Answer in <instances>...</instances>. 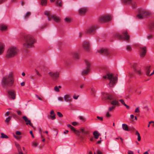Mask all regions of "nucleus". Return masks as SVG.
<instances>
[{
	"instance_id": "obj_58",
	"label": "nucleus",
	"mask_w": 154,
	"mask_h": 154,
	"mask_svg": "<svg viewBox=\"0 0 154 154\" xmlns=\"http://www.w3.org/2000/svg\"><path fill=\"white\" fill-rule=\"evenodd\" d=\"M16 134L17 135H20L21 134V133L19 131H17L16 132Z\"/></svg>"
},
{
	"instance_id": "obj_5",
	"label": "nucleus",
	"mask_w": 154,
	"mask_h": 154,
	"mask_svg": "<svg viewBox=\"0 0 154 154\" xmlns=\"http://www.w3.org/2000/svg\"><path fill=\"white\" fill-rule=\"evenodd\" d=\"M97 29L98 26H97L92 25L86 28L85 32L87 34H94L96 33V30Z\"/></svg>"
},
{
	"instance_id": "obj_33",
	"label": "nucleus",
	"mask_w": 154,
	"mask_h": 154,
	"mask_svg": "<svg viewBox=\"0 0 154 154\" xmlns=\"http://www.w3.org/2000/svg\"><path fill=\"white\" fill-rule=\"evenodd\" d=\"M135 134L137 136L138 140L140 141L141 140V137L139 133L137 131H136L135 132Z\"/></svg>"
},
{
	"instance_id": "obj_60",
	"label": "nucleus",
	"mask_w": 154,
	"mask_h": 154,
	"mask_svg": "<svg viewBox=\"0 0 154 154\" xmlns=\"http://www.w3.org/2000/svg\"><path fill=\"white\" fill-rule=\"evenodd\" d=\"M130 118L131 119H132L133 121L134 120V116L133 115H131L130 116Z\"/></svg>"
},
{
	"instance_id": "obj_19",
	"label": "nucleus",
	"mask_w": 154,
	"mask_h": 154,
	"mask_svg": "<svg viewBox=\"0 0 154 154\" xmlns=\"http://www.w3.org/2000/svg\"><path fill=\"white\" fill-rule=\"evenodd\" d=\"M87 9L86 8H80L79 10V12L80 15H84L86 12Z\"/></svg>"
},
{
	"instance_id": "obj_64",
	"label": "nucleus",
	"mask_w": 154,
	"mask_h": 154,
	"mask_svg": "<svg viewBox=\"0 0 154 154\" xmlns=\"http://www.w3.org/2000/svg\"><path fill=\"white\" fill-rule=\"evenodd\" d=\"M97 154H103L102 153L100 150H98L97 151Z\"/></svg>"
},
{
	"instance_id": "obj_62",
	"label": "nucleus",
	"mask_w": 154,
	"mask_h": 154,
	"mask_svg": "<svg viewBox=\"0 0 154 154\" xmlns=\"http://www.w3.org/2000/svg\"><path fill=\"white\" fill-rule=\"evenodd\" d=\"M79 119L80 120H82V121H84V122L85 121V119L83 118V117L82 116H80L79 117Z\"/></svg>"
},
{
	"instance_id": "obj_36",
	"label": "nucleus",
	"mask_w": 154,
	"mask_h": 154,
	"mask_svg": "<svg viewBox=\"0 0 154 154\" xmlns=\"http://www.w3.org/2000/svg\"><path fill=\"white\" fill-rule=\"evenodd\" d=\"M110 100H109L108 101V102H110L111 104L112 105H116L118 104V102L116 100H113L111 102H110Z\"/></svg>"
},
{
	"instance_id": "obj_45",
	"label": "nucleus",
	"mask_w": 154,
	"mask_h": 154,
	"mask_svg": "<svg viewBox=\"0 0 154 154\" xmlns=\"http://www.w3.org/2000/svg\"><path fill=\"white\" fill-rule=\"evenodd\" d=\"M35 73H36V74L38 75V76H40V77L42 76L41 74L36 69H35Z\"/></svg>"
},
{
	"instance_id": "obj_42",
	"label": "nucleus",
	"mask_w": 154,
	"mask_h": 154,
	"mask_svg": "<svg viewBox=\"0 0 154 154\" xmlns=\"http://www.w3.org/2000/svg\"><path fill=\"white\" fill-rule=\"evenodd\" d=\"M1 138H8V137L5 134L3 133H2L1 134Z\"/></svg>"
},
{
	"instance_id": "obj_35",
	"label": "nucleus",
	"mask_w": 154,
	"mask_h": 154,
	"mask_svg": "<svg viewBox=\"0 0 154 154\" xmlns=\"http://www.w3.org/2000/svg\"><path fill=\"white\" fill-rule=\"evenodd\" d=\"M56 4L57 5L60 7L62 6V2L61 0H57L56 2Z\"/></svg>"
},
{
	"instance_id": "obj_31",
	"label": "nucleus",
	"mask_w": 154,
	"mask_h": 154,
	"mask_svg": "<svg viewBox=\"0 0 154 154\" xmlns=\"http://www.w3.org/2000/svg\"><path fill=\"white\" fill-rule=\"evenodd\" d=\"M80 132L84 134H88L89 133L88 131L85 130L84 128H82L80 129Z\"/></svg>"
},
{
	"instance_id": "obj_55",
	"label": "nucleus",
	"mask_w": 154,
	"mask_h": 154,
	"mask_svg": "<svg viewBox=\"0 0 154 154\" xmlns=\"http://www.w3.org/2000/svg\"><path fill=\"white\" fill-rule=\"evenodd\" d=\"M119 101L121 102L122 104H124L125 106V103L124 101L122 99H121L119 100Z\"/></svg>"
},
{
	"instance_id": "obj_40",
	"label": "nucleus",
	"mask_w": 154,
	"mask_h": 154,
	"mask_svg": "<svg viewBox=\"0 0 154 154\" xmlns=\"http://www.w3.org/2000/svg\"><path fill=\"white\" fill-rule=\"evenodd\" d=\"M31 15V13L30 12H28L26 13V14L24 16V18L25 19L28 18Z\"/></svg>"
},
{
	"instance_id": "obj_49",
	"label": "nucleus",
	"mask_w": 154,
	"mask_h": 154,
	"mask_svg": "<svg viewBox=\"0 0 154 154\" xmlns=\"http://www.w3.org/2000/svg\"><path fill=\"white\" fill-rule=\"evenodd\" d=\"M152 38V36L151 35H148L147 36V39L148 40Z\"/></svg>"
},
{
	"instance_id": "obj_53",
	"label": "nucleus",
	"mask_w": 154,
	"mask_h": 154,
	"mask_svg": "<svg viewBox=\"0 0 154 154\" xmlns=\"http://www.w3.org/2000/svg\"><path fill=\"white\" fill-rule=\"evenodd\" d=\"M132 0H126V4H129L130 3H131V2Z\"/></svg>"
},
{
	"instance_id": "obj_30",
	"label": "nucleus",
	"mask_w": 154,
	"mask_h": 154,
	"mask_svg": "<svg viewBox=\"0 0 154 154\" xmlns=\"http://www.w3.org/2000/svg\"><path fill=\"white\" fill-rule=\"evenodd\" d=\"M40 4L42 6H45L47 4V0H40Z\"/></svg>"
},
{
	"instance_id": "obj_28",
	"label": "nucleus",
	"mask_w": 154,
	"mask_h": 154,
	"mask_svg": "<svg viewBox=\"0 0 154 154\" xmlns=\"http://www.w3.org/2000/svg\"><path fill=\"white\" fill-rule=\"evenodd\" d=\"M93 134L96 139H97L100 135V134L97 131H94Z\"/></svg>"
},
{
	"instance_id": "obj_2",
	"label": "nucleus",
	"mask_w": 154,
	"mask_h": 154,
	"mask_svg": "<svg viewBox=\"0 0 154 154\" xmlns=\"http://www.w3.org/2000/svg\"><path fill=\"white\" fill-rule=\"evenodd\" d=\"M14 82V80L11 73L4 77L2 81V86L5 88L12 86Z\"/></svg>"
},
{
	"instance_id": "obj_54",
	"label": "nucleus",
	"mask_w": 154,
	"mask_h": 154,
	"mask_svg": "<svg viewBox=\"0 0 154 154\" xmlns=\"http://www.w3.org/2000/svg\"><path fill=\"white\" fill-rule=\"evenodd\" d=\"M135 112L136 113H139L140 112V111L138 107H137L136 109L135 110Z\"/></svg>"
},
{
	"instance_id": "obj_7",
	"label": "nucleus",
	"mask_w": 154,
	"mask_h": 154,
	"mask_svg": "<svg viewBox=\"0 0 154 154\" xmlns=\"http://www.w3.org/2000/svg\"><path fill=\"white\" fill-rule=\"evenodd\" d=\"M111 20V17L109 15L106 14L100 16L98 20V21L100 23H103L108 22Z\"/></svg>"
},
{
	"instance_id": "obj_50",
	"label": "nucleus",
	"mask_w": 154,
	"mask_h": 154,
	"mask_svg": "<svg viewBox=\"0 0 154 154\" xmlns=\"http://www.w3.org/2000/svg\"><path fill=\"white\" fill-rule=\"evenodd\" d=\"M57 115L60 117H63V115L60 112H57Z\"/></svg>"
},
{
	"instance_id": "obj_23",
	"label": "nucleus",
	"mask_w": 154,
	"mask_h": 154,
	"mask_svg": "<svg viewBox=\"0 0 154 154\" xmlns=\"http://www.w3.org/2000/svg\"><path fill=\"white\" fill-rule=\"evenodd\" d=\"M5 51V45L3 43L0 42V55L3 54Z\"/></svg>"
},
{
	"instance_id": "obj_4",
	"label": "nucleus",
	"mask_w": 154,
	"mask_h": 154,
	"mask_svg": "<svg viewBox=\"0 0 154 154\" xmlns=\"http://www.w3.org/2000/svg\"><path fill=\"white\" fill-rule=\"evenodd\" d=\"M103 77L104 79L107 78L109 80V85L110 87H113L117 81V78L114 76L112 74L108 73L106 75L103 76Z\"/></svg>"
},
{
	"instance_id": "obj_41",
	"label": "nucleus",
	"mask_w": 154,
	"mask_h": 154,
	"mask_svg": "<svg viewBox=\"0 0 154 154\" xmlns=\"http://www.w3.org/2000/svg\"><path fill=\"white\" fill-rule=\"evenodd\" d=\"M12 118L11 116H9L8 118H7L5 120V122H6L7 124H8L9 122L11 120V118Z\"/></svg>"
},
{
	"instance_id": "obj_13",
	"label": "nucleus",
	"mask_w": 154,
	"mask_h": 154,
	"mask_svg": "<svg viewBox=\"0 0 154 154\" xmlns=\"http://www.w3.org/2000/svg\"><path fill=\"white\" fill-rule=\"evenodd\" d=\"M134 72H136L137 74L139 75H141V74L140 70L137 69H136L134 71H128V72L130 75V77H132L133 76H134Z\"/></svg>"
},
{
	"instance_id": "obj_12",
	"label": "nucleus",
	"mask_w": 154,
	"mask_h": 154,
	"mask_svg": "<svg viewBox=\"0 0 154 154\" xmlns=\"http://www.w3.org/2000/svg\"><path fill=\"white\" fill-rule=\"evenodd\" d=\"M67 126V127L70 128L77 136L80 137V138L81 139V140H83V136H80V132L79 131L76 130L73 127L70 125H68Z\"/></svg>"
},
{
	"instance_id": "obj_20",
	"label": "nucleus",
	"mask_w": 154,
	"mask_h": 154,
	"mask_svg": "<svg viewBox=\"0 0 154 154\" xmlns=\"http://www.w3.org/2000/svg\"><path fill=\"white\" fill-rule=\"evenodd\" d=\"M8 29L7 25L5 24H0V30L2 31H5Z\"/></svg>"
},
{
	"instance_id": "obj_34",
	"label": "nucleus",
	"mask_w": 154,
	"mask_h": 154,
	"mask_svg": "<svg viewBox=\"0 0 154 154\" xmlns=\"http://www.w3.org/2000/svg\"><path fill=\"white\" fill-rule=\"evenodd\" d=\"M15 145L18 151H21L22 150L19 144H18L17 143L15 142Z\"/></svg>"
},
{
	"instance_id": "obj_43",
	"label": "nucleus",
	"mask_w": 154,
	"mask_h": 154,
	"mask_svg": "<svg viewBox=\"0 0 154 154\" xmlns=\"http://www.w3.org/2000/svg\"><path fill=\"white\" fill-rule=\"evenodd\" d=\"M130 39V36L126 31V40L128 41Z\"/></svg>"
},
{
	"instance_id": "obj_24",
	"label": "nucleus",
	"mask_w": 154,
	"mask_h": 154,
	"mask_svg": "<svg viewBox=\"0 0 154 154\" xmlns=\"http://www.w3.org/2000/svg\"><path fill=\"white\" fill-rule=\"evenodd\" d=\"M23 119L25 121V122H29V123H26V125H30L32 127H33V126L30 120H29L26 116H23Z\"/></svg>"
},
{
	"instance_id": "obj_6",
	"label": "nucleus",
	"mask_w": 154,
	"mask_h": 154,
	"mask_svg": "<svg viewBox=\"0 0 154 154\" xmlns=\"http://www.w3.org/2000/svg\"><path fill=\"white\" fill-rule=\"evenodd\" d=\"M45 14L47 16L48 20L49 21H51V19H53L57 22H59L60 21V19L59 17L54 15H50V12L49 11H45Z\"/></svg>"
},
{
	"instance_id": "obj_37",
	"label": "nucleus",
	"mask_w": 154,
	"mask_h": 154,
	"mask_svg": "<svg viewBox=\"0 0 154 154\" xmlns=\"http://www.w3.org/2000/svg\"><path fill=\"white\" fill-rule=\"evenodd\" d=\"M149 28L150 30H154V23H152L149 25Z\"/></svg>"
},
{
	"instance_id": "obj_16",
	"label": "nucleus",
	"mask_w": 154,
	"mask_h": 154,
	"mask_svg": "<svg viewBox=\"0 0 154 154\" xmlns=\"http://www.w3.org/2000/svg\"><path fill=\"white\" fill-rule=\"evenodd\" d=\"M146 52V50L145 47H141L139 51V53L140 57H143L145 56Z\"/></svg>"
},
{
	"instance_id": "obj_57",
	"label": "nucleus",
	"mask_w": 154,
	"mask_h": 154,
	"mask_svg": "<svg viewBox=\"0 0 154 154\" xmlns=\"http://www.w3.org/2000/svg\"><path fill=\"white\" fill-rule=\"evenodd\" d=\"M58 100H59L61 102H63V98L62 97H58Z\"/></svg>"
},
{
	"instance_id": "obj_21",
	"label": "nucleus",
	"mask_w": 154,
	"mask_h": 154,
	"mask_svg": "<svg viewBox=\"0 0 154 154\" xmlns=\"http://www.w3.org/2000/svg\"><path fill=\"white\" fill-rule=\"evenodd\" d=\"M50 115L48 116V119L51 118L52 120H54L55 119V115L54 113V111L53 110H52L50 112Z\"/></svg>"
},
{
	"instance_id": "obj_56",
	"label": "nucleus",
	"mask_w": 154,
	"mask_h": 154,
	"mask_svg": "<svg viewBox=\"0 0 154 154\" xmlns=\"http://www.w3.org/2000/svg\"><path fill=\"white\" fill-rule=\"evenodd\" d=\"M47 26V24H45L44 25H42L41 27V28L42 29H43L44 28H45V27H46Z\"/></svg>"
},
{
	"instance_id": "obj_63",
	"label": "nucleus",
	"mask_w": 154,
	"mask_h": 154,
	"mask_svg": "<svg viewBox=\"0 0 154 154\" xmlns=\"http://www.w3.org/2000/svg\"><path fill=\"white\" fill-rule=\"evenodd\" d=\"M128 154H134V152L132 151H131L129 150L128 151Z\"/></svg>"
},
{
	"instance_id": "obj_51",
	"label": "nucleus",
	"mask_w": 154,
	"mask_h": 154,
	"mask_svg": "<svg viewBox=\"0 0 154 154\" xmlns=\"http://www.w3.org/2000/svg\"><path fill=\"white\" fill-rule=\"evenodd\" d=\"M115 108V106H112L111 107H109V111H112L114 108Z\"/></svg>"
},
{
	"instance_id": "obj_44",
	"label": "nucleus",
	"mask_w": 154,
	"mask_h": 154,
	"mask_svg": "<svg viewBox=\"0 0 154 154\" xmlns=\"http://www.w3.org/2000/svg\"><path fill=\"white\" fill-rule=\"evenodd\" d=\"M131 95L130 94H126V99L128 100L131 98Z\"/></svg>"
},
{
	"instance_id": "obj_46",
	"label": "nucleus",
	"mask_w": 154,
	"mask_h": 154,
	"mask_svg": "<svg viewBox=\"0 0 154 154\" xmlns=\"http://www.w3.org/2000/svg\"><path fill=\"white\" fill-rule=\"evenodd\" d=\"M74 56L76 59H78L79 57V54L76 53H74Z\"/></svg>"
},
{
	"instance_id": "obj_3",
	"label": "nucleus",
	"mask_w": 154,
	"mask_h": 154,
	"mask_svg": "<svg viewBox=\"0 0 154 154\" xmlns=\"http://www.w3.org/2000/svg\"><path fill=\"white\" fill-rule=\"evenodd\" d=\"M18 52L19 50L17 48L10 47L8 49L5 57L8 59L13 58L17 55Z\"/></svg>"
},
{
	"instance_id": "obj_26",
	"label": "nucleus",
	"mask_w": 154,
	"mask_h": 154,
	"mask_svg": "<svg viewBox=\"0 0 154 154\" xmlns=\"http://www.w3.org/2000/svg\"><path fill=\"white\" fill-rule=\"evenodd\" d=\"M85 62L86 65V68L87 69H89L90 70V67L91 65V63L89 61L85 60Z\"/></svg>"
},
{
	"instance_id": "obj_25",
	"label": "nucleus",
	"mask_w": 154,
	"mask_h": 154,
	"mask_svg": "<svg viewBox=\"0 0 154 154\" xmlns=\"http://www.w3.org/2000/svg\"><path fill=\"white\" fill-rule=\"evenodd\" d=\"M23 119L25 121V122H29V123H26V125H30L32 127H33V126L30 120H29L26 116H23Z\"/></svg>"
},
{
	"instance_id": "obj_47",
	"label": "nucleus",
	"mask_w": 154,
	"mask_h": 154,
	"mask_svg": "<svg viewBox=\"0 0 154 154\" xmlns=\"http://www.w3.org/2000/svg\"><path fill=\"white\" fill-rule=\"evenodd\" d=\"M97 119L100 121H103V117H102L97 116Z\"/></svg>"
},
{
	"instance_id": "obj_27",
	"label": "nucleus",
	"mask_w": 154,
	"mask_h": 154,
	"mask_svg": "<svg viewBox=\"0 0 154 154\" xmlns=\"http://www.w3.org/2000/svg\"><path fill=\"white\" fill-rule=\"evenodd\" d=\"M151 70L150 66H147L145 69V72L146 75L148 76H149V74Z\"/></svg>"
},
{
	"instance_id": "obj_15",
	"label": "nucleus",
	"mask_w": 154,
	"mask_h": 154,
	"mask_svg": "<svg viewBox=\"0 0 154 154\" xmlns=\"http://www.w3.org/2000/svg\"><path fill=\"white\" fill-rule=\"evenodd\" d=\"M83 46L85 49L87 51H89L90 49L89 42H85L83 44Z\"/></svg>"
},
{
	"instance_id": "obj_52",
	"label": "nucleus",
	"mask_w": 154,
	"mask_h": 154,
	"mask_svg": "<svg viewBox=\"0 0 154 154\" xmlns=\"http://www.w3.org/2000/svg\"><path fill=\"white\" fill-rule=\"evenodd\" d=\"M14 137H15V138H16L17 139H19L21 138V137L17 136H16L15 134L14 135Z\"/></svg>"
},
{
	"instance_id": "obj_22",
	"label": "nucleus",
	"mask_w": 154,
	"mask_h": 154,
	"mask_svg": "<svg viewBox=\"0 0 154 154\" xmlns=\"http://www.w3.org/2000/svg\"><path fill=\"white\" fill-rule=\"evenodd\" d=\"M90 70L89 69L85 68L83 69L81 72V75H86L88 74Z\"/></svg>"
},
{
	"instance_id": "obj_38",
	"label": "nucleus",
	"mask_w": 154,
	"mask_h": 154,
	"mask_svg": "<svg viewBox=\"0 0 154 154\" xmlns=\"http://www.w3.org/2000/svg\"><path fill=\"white\" fill-rule=\"evenodd\" d=\"M66 22L67 23H69L71 22V20L69 17H67L64 19Z\"/></svg>"
},
{
	"instance_id": "obj_39",
	"label": "nucleus",
	"mask_w": 154,
	"mask_h": 154,
	"mask_svg": "<svg viewBox=\"0 0 154 154\" xmlns=\"http://www.w3.org/2000/svg\"><path fill=\"white\" fill-rule=\"evenodd\" d=\"M126 49L128 51H131V47L130 45H128L126 46Z\"/></svg>"
},
{
	"instance_id": "obj_9",
	"label": "nucleus",
	"mask_w": 154,
	"mask_h": 154,
	"mask_svg": "<svg viewBox=\"0 0 154 154\" xmlns=\"http://www.w3.org/2000/svg\"><path fill=\"white\" fill-rule=\"evenodd\" d=\"M98 51L100 54L104 55L108 57L111 56L110 51L107 48H102L98 50Z\"/></svg>"
},
{
	"instance_id": "obj_14",
	"label": "nucleus",
	"mask_w": 154,
	"mask_h": 154,
	"mask_svg": "<svg viewBox=\"0 0 154 154\" xmlns=\"http://www.w3.org/2000/svg\"><path fill=\"white\" fill-rule=\"evenodd\" d=\"M102 98L104 99L105 100H106L107 101L109 100H113L112 98L109 97V95L108 94L103 92L102 93Z\"/></svg>"
},
{
	"instance_id": "obj_10",
	"label": "nucleus",
	"mask_w": 154,
	"mask_h": 154,
	"mask_svg": "<svg viewBox=\"0 0 154 154\" xmlns=\"http://www.w3.org/2000/svg\"><path fill=\"white\" fill-rule=\"evenodd\" d=\"M48 74L50 77L55 81L59 77L60 72L57 71H50Z\"/></svg>"
},
{
	"instance_id": "obj_17",
	"label": "nucleus",
	"mask_w": 154,
	"mask_h": 154,
	"mask_svg": "<svg viewBox=\"0 0 154 154\" xmlns=\"http://www.w3.org/2000/svg\"><path fill=\"white\" fill-rule=\"evenodd\" d=\"M9 97L13 99H14L15 98L16 93L14 91L11 90L8 91Z\"/></svg>"
},
{
	"instance_id": "obj_32",
	"label": "nucleus",
	"mask_w": 154,
	"mask_h": 154,
	"mask_svg": "<svg viewBox=\"0 0 154 154\" xmlns=\"http://www.w3.org/2000/svg\"><path fill=\"white\" fill-rule=\"evenodd\" d=\"M137 65V64L136 63H134L131 66V68L132 69V70H129V71H134L136 69H137V68H136Z\"/></svg>"
},
{
	"instance_id": "obj_1",
	"label": "nucleus",
	"mask_w": 154,
	"mask_h": 154,
	"mask_svg": "<svg viewBox=\"0 0 154 154\" xmlns=\"http://www.w3.org/2000/svg\"><path fill=\"white\" fill-rule=\"evenodd\" d=\"M21 38L24 41V46L26 48H30L33 46L35 42L34 39L30 35L24 34L21 35Z\"/></svg>"
},
{
	"instance_id": "obj_48",
	"label": "nucleus",
	"mask_w": 154,
	"mask_h": 154,
	"mask_svg": "<svg viewBox=\"0 0 154 154\" xmlns=\"http://www.w3.org/2000/svg\"><path fill=\"white\" fill-rule=\"evenodd\" d=\"M54 89L55 91H56L57 92H59L60 91V90H59V89L58 87L57 86H56L54 87Z\"/></svg>"
},
{
	"instance_id": "obj_18",
	"label": "nucleus",
	"mask_w": 154,
	"mask_h": 154,
	"mask_svg": "<svg viewBox=\"0 0 154 154\" xmlns=\"http://www.w3.org/2000/svg\"><path fill=\"white\" fill-rule=\"evenodd\" d=\"M64 99L65 101L69 103L71 102L72 100L70 95L68 94L65 95L64 96Z\"/></svg>"
},
{
	"instance_id": "obj_61",
	"label": "nucleus",
	"mask_w": 154,
	"mask_h": 154,
	"mask_svg": "<svg viewBox=\"0 0 154 154\" xmlns=\"http://www.w3.org/2000/svg\"><path fill=\"white\" fill-rule=\"evenodd\" d=\"M17 114L19 115H21L22 114L20 110H17Z\"/></svg>"
},
{
	"instance_id": "obj_29",
	"label": "nucleus",
	"mask_w": 154,
	"mask_h": 154,
	"mask_svg": "<svg viewBox=\"0 0 154 154\" xmlns=\"http://www.w3.org/2000/svg\"><path fill=\"white\" fill-rule=\"evenodd\" d=\"M90 92L91 94L93 96H95V94L96 92V90L95 88L94 87H92L90 88Z\"/></svg>"
},
{
	"instance_id": "obj_8",
	"label": "nucleus",
	"mask_w": 154,
	"mask_h": 154,
	"mask_svg": "<svg viewBox=\"0 0 154 154\" xmlns=\"http://www.w3.org/2000/svg\"><path fill=\"white\" fill-rule=\"evenodd\" d=\"M151 13L145 10H142L139 12L137 15V17L139 19L143 18L144 17L151 15Z\"/></svg>"
},
{
	"instance_id": "obj_59",
	"label": "nucleus",
	"mask_w": 154,
	"mask_h": 154,
	"mask_svg": "<svg viewBox=\"0 0 154 154\" xmlns=\"http://www.w3.org/2000/svg\"><path fill=\"white\" fill-rule=\"evenodd\" d=\"M32 145L34 146H36L38 145V143L36 142H34L32 143Z\"/></svg>"
},
{
	"instance_id": "obj_11",
	"label": "nucleus",
	"mask_w": 154,
	"mask_h": 154,
	"mask_svg": "<svg viewBox=\"0 0 154 154\" xmlns=\"http://www.w3.org/2000/svg\"><path fill=\"white\" fill-rule=\"evenodd\" d=\"M114 37L121 40H124L125 38V32L124 31L120 33H116L114 34Z\"/></svg>"
}]
</instances>
